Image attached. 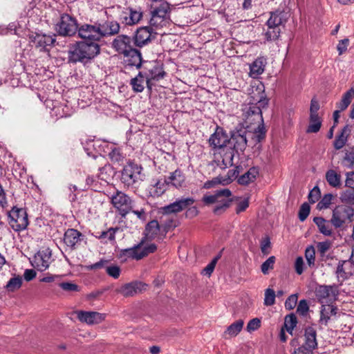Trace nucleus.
<instances>
[{"label":"nucleus","mask_w":354,"mask_h":354,"mask_svg":"<svg viewBox=\"0 0 354 354\" xmlns=\"http://www.w3.org/2000/svg\"><path fill=\"white\" fill-rule=\"evenodd\" d=\"M209 146L214 151L217 165L227 167L233 164L234 150L229 146L230 138L222 128L217 127L209 138Z\"/></svg>","instance_id":"1"},{"label":"nucleus","mask_w":354,"mask_h":354,"mask_svg":"<svg viewBox=\"0 0 354 354\" xmlns=\"http://www.w3.org/2000/svg\"><path fill=\"white\" fill-rule=\"evenodd\" d=\"M100 52L97 42L86 41L77 42L68 50V62L71 63L86 62L95 57Z\"/></svg>","instance_id":"2"},{"label":"nucleus","mask_w":354,"mask_h":354,"mask_svg":"<svg viewBox=\"0 0 354 354\" xmlns=\"http://www.w3.org/2000/svg\"><path fill=\"white\" fill-rule=\"evenodd\" d=\"M263 86L257 88V95L253 93L251 95L252 99L250 101V105L244 109V118L245 122L249 124H252L255 122L263 123V117L261 113V109L266 107L268 104V100L266 99L265 93L263 89Z\"/></svg>","instance_id":"3"},{"label":"nucleus","mask_w":354,"mask_h":354,"mask_svg":"<svg viewBox=\"0 0 354 354\" xmlns=\"http://www.w3.org/2000/svg\"><path fill=\"white\" fill-rule=\"evenodd\" d=\"M232 192L228 189L216 190L212 194H205L202 198L203 203L206 205H215L214 212L219 214L227 208L232 200Z\"/></svg>","instance_id":"4"},{"label":"nucleus","mask_w":354,"mask_h":354,"mask_svg":"<svg viewBox=\"0 0 354 354\" xmlns=\"http://www.w3.org/2000/svg\"><path fill=\"white\" fill-rule=\"evenodd\" d=\"M156 250L157 246L156 244L147 242L142 239L138 244L134 245L133 247L122 250L120 257L124 258L125 261L127 259L138 261L149 254L153 253Z\"/></svg>","instance_id":"5"},{"label":"nucleus","mask_w":354,"mask_h":354,"mask_svg":"<svg viewBox=\"0 0 354 354\" xmlns=\"http://www.w3.org/2000/svg\"><path fill=\"white\" fill-rule=\"evenodd\" d=\"M141 166L129 162L124 166L122 172V181L127 187H135L140 184L144 178Z\"/></svg>","instance_id":"6"},{"label":"nucleus","mask_w":354,"mask_h":354,"mask_svg":"<svg viewBox=\"0 0 354 354\" xmlns=\"http://www.w3.org/2000/svg\"><path fill=\"white\" fill-rule=\"evenodd\" d=\"M111 200L113 207L119 211L122 216H126L133 207V201L121 191L117 190L112 194Z\"/></svg>","instance_id":"7"},{"label":"nucleus","mask_w":354,"mask_h":354,"mask_svg":"<svg viewBox=\"0 0 354 354\" xmlns=\"http://www.w3.org/2000/svg\"><path fill=\"white\" fill-rule=\"evenodd\" d=\"M170 5L167 2H162L152 12L150 19L151 26L163 27L169 23L170 18Z\"/></svg>","instance_id":"8"},{"label":"nucleus","mask_w":354,"mask_h":354,"mask_svg":"<svg viewBox=\"0 0 354 354\" xmlns=\"http://www.w3.org/2000/svg\"><path fill=\"white\" fill-rule=\"evenodd\" d=\"M77 32L79 37L86 41L97 42L102 39L100 23L84 24L79 27Z\"/></svg>","instance_id":"9"},{"label":"nucleus","mask_w":354,"mask_h":354,"mask_svg":"<svg viewBox=\"0 0 354 354\" xmlns=\"http://www.w3.org/2000/svg\"><path fill=\"white\" fill-rule=\"evenodd\" d=\"M8 218L10 227L16 232L25 230L28 225V215L24 209L12 208Z\"/></svg>","instance_id":"10"},{"label":"nucleus","mask_w":354,"mask_h":354,"mask_svg":"<svg viewBox=\"0 0 354 354\" xmlns=\"http://www.w3.org/2000/svg\"><path fill=\"white\" fill-rule=\"evenodd\" d=\"M77 24L75 19L65 14L61 17L59 22L57 24L56 30L60 35L72 36L78 32Z\"/></svg>","instance_id":"11"},{"label":"nucleus","mask_w":354,"mask_h":354,"mask_svg":"<svg viewBox=\"0 0 354 354\" xmlns=\"http://www.w3.org/2000/svg\"><path fill=\"white\" fill-rule=\"evenodd\" d=\"M142 16L143 12L141 8L127 7L122 10L119 19L122 24L126 26H133L140 21Z\"/></svg>","instance_id":"12"},{"label":"nucleus","mask_w":354,"mask_h":354,"mask_svg":"<svg viewBox=\"0 0 354 354\" xmlns=\"http://www.w3.org/2000/svg\"><path fill=\"white\" fill-rule=\"evenodd\" d=\"M52 252L49 248L39 250L34 256L31 263L39 271H44L48 268L52 261Z\"/></svg>","instance_id":"13"},{"label":"nucleus","mask_w":354,"mask_h":354,"mask_svg":"<svg viewBox=\"0 0 354 354\" xmlns=\"http://www.w3.org/2000/svg\"><path fill=\"white\" fill-rule=\"evenodd\" d=\"M29 39L30 42L40 51L48 50V47L52 46L55 41V39L51 35L37 32L31 34Z\"/></svg>","instance_id":"14"},{"label":"nucleus","mask_w":354,"mask_h":354,"mask_svg":"<svg viewBox=\"0 0 354 354\" xmlns=\"http://www.w3.org/2000/svg\"><path fill=\"white\" fill-rule=\"evenodd\" d=\"M152 39L151 28L148 26H143L137 29L132 40L136 47L142 48L151 43Z\"/></svg>","instance_id":"15"},{"label":"nucleus","mask_w":354,"mask_h":354,"mask_svg":"<svg viewBox=\"0 0 354 354\" xmlns=\"http://www.w3.org/2000/svg\"><path fill=\"white\" fill-rule=\"evenodd\" d=\"M166 178H153L146 191L149 196L158 198L162 196L167 189Z\"/></svg>","instance_id":"16"},{"label":"nucleus","mask_w":354,"mask_h":354,"mask_svg":"<svg viewBox=\"0 0 354 354\" xmlns=\"http://www.w3.org/2000/svg\"><path fill=\"white\" fill-rule=\"evenodd\" d=\"M316 295L322 304H332L337 299V290L333 286H321L317 290Z\"/></svg>","instance_id":"17"},{"label":"nucleus","mask_w":354,"mask_h":354,"mask_svg":"<svg viewBox=\"0 0 354 354\" xmlns=\"http://www.w3.org/2000/svg\"><path fill=\"white\" fill-rule=\"evenodd\" d=\"M132 39L125 35L117 36L112 42V48L118 53L125 55L133 48L131 45Z\"/></svg>","instance_id":"18"},{"label":"nucleus","mask_w":354,"mask_h":354,"mask_svg":"<svg viewBox=\"0 0 354 354\" xmlns=\"http://www.w3.org/2000/svg\"><path fill=\"white\" fill-rule=\"evenodd\" d=\"M249 135L251 133H247L245 131L234 132L230 138L229 146H231L234 151H243L247 146V138Z\"/></svg>","instance_id":"19"},{"label":"nucleus","mask_w":354,"mask_h":354,"mask_svg":"<svg viewBox=\"0 0 354 354\" xmlns=\"http://www.w3.org/2000/svg\"><path fill=\"white\" fill-rule=\"evenodd\" d=\"M77 314L79 320L87 324H97L104 319V315L97 312L79 311Z\"/></svg>","instance_id":"20"},{"label":"nucleus","mask_w":354,"mask_h":354,"mask_svg":"<svg viewBox=\"0 0 354 354\" xmlns=\"http://www.w3.org/2000/svg\"><path fill=\"white\" fill-rule=\"evenodd\" d=\"M288 12L281 10H276L270 13V17L267 21L268 27L279 28V26L284 25L289 18Z\"/></svg>","instance_id":"21"},{"label":"nucleus","mask_w":354,"mask_h":354,"mask_svg":"<svg viewBox=\"0 0 354 354\" xmlns=\"http://www.w3.org/2000/svg\"><path fill=\"white\" fill-rule=\"evenodd\" d=\"M336 274L339 280L344 281L345 279L354 274V261L351 258L349 260L343 261L339 263Z\"/></svg>","instance_id":"22"},{"label":"nucleus","mask_w":354,"mask_h":354,"mask_svg":"<svg viewBox=\"0 0 354 354\" xmlns=\"http://www.w3.org/2000/svg\"><path fill=\"white\" fill-rule=\"evenodd\" d=\"M337 310V306L333 304H322L319 323L326 326L329 320L336 315Z\"/></svg>","instance_id":"23"},{"label":"nucleus","mask_w":354,"mask_h":354,"mask_svg":"<svg viewBox=\"0 0 354 354\" xmlns=\"http://www.w3.org/2000/svg\"><path fill=\"white\" fill-rule=\"evenodd\" d=\"M236 177V176L235 170H229L227 175L225 176H219L211 180L206 181L203 185V187L205 189H210L218 184H221L223 185H228L232 181L233 178H235Z\"/></svg>","instance_id":"24"},{"label":"nucleus","mask_w":354,"mask_h":354,"mask_svg":"<svg viewBox=\"0 0 354 354\" xmlns=\"http://www.w3.org/2000/svg\"><path fill=\"white\" fill-rule=\"evenodd\" d=\"M167 186L171 185L176 189H180L185 187V176L183 171L180 169H176L170 173L169 176L166 178Z\"/></svg>","instance_id":"25"},{"label":"nucleus","mask_w":354,"mask_h":354,"mask_svg":"<svg viewBox=\"0 0 354 354\" xmlns=\"http://www.w3.org/2000/svg\"><path fill=\"white\" fill-rule=\"evenodd\" d=\"M267 64V59L264 57H257L250 65L249 75L252 78H257L260 75L263 73L265 68Z\"/></svg>","instance_id":"26"},{"label":"nucleus","mask_w":354,"mask_h":354,"mask_svg":"<svg viewBox=\"0 0 354 354\" xmlns=\"http://www.w3.org/2000/svg\"><path fill=\"white\" fill-rule=\"evenodd\" d=\"M145 286H147L146 284L140 281L132 282L121 287L120 292L125 297L133 296L145 290Z\"/></svg>","instance_id":"27"},{"label":"nucleus","mask_w":354,"mask_h":354,"mask_svg":"<svg viewBox=\"0 0 354 354\" xmlns=\"http://www.w3.org/2000/svg\"><path fill=\"white\" fill-rule=\"evenodd\" d=\"M100 27L102 32V38L116 35L119 32L120 29V26L116 21H108L103 24L100 23Z\"/></svg>","instance_id":"28"},{"label":"nucleus","mask_w":354,"mask_h":354,"mask_svg":"<svg viewBox=\"0 0 354 354\" xmlns=\"http://www.w3.org/2000/svg\"><path fill=\"white\" fill-rule=\"evenodd\" d=\"M165 72L162 68L158 64H154L151 68L149 70V74L147 77L146 84L149 90H151L152 85L151 82L152 80L158 81L163 78Z\"/></svg>","instance_id":"29"},{"label":"nucleus","mask_w":354,"mask_h":354,"mask_svg":"<svg viewBox=\"0 0 354 354\" xmlns=\"http://www.w3.org/2000/svg\"><path fill=\"white\" fill-rule=\"evenodd\" d=\"M82 234L75 229H68L64 234V242L69 248H73L80 241Z\"/></svg>","instance_id":"30"},{"label":"nucleus","mask_w":354,"mask_h":354,"mask_svg":"<svg viewBox=\"0 0 354 354\" xmlns=\"http://www.w3.org/2000/svg\"><path fill=\"white\" fill-rule=\"evenodd\" d=\"M305 344L306 346L311 350H314L317 346V333L316 330L312 327H308L305 330Z\"/></svg>","instance_id":"31"},{"label":"nucleus","mask_w":354,"mask_h":354,"mask_svg":"<svg viewBox=\"0 0 354 354\" xmlns=\"http://www.w3.org/2000/svg\"><path fill=\"white\" fill-rule=\"evenodd\" d=\"M124 56L128 57L127 63L129 65L135 66L136 68H140L142 63V54L140 50L133 48Z\"/></svg>","instance_id":"32"},{"label":"nucleus","mask_w":354,"mask_h":354,"mask_svg":"<svg viewBox=\"0 0 354 354\" xmlns=\"http://www.w3.org/2000/svg\"><path fill=\"white\" fill-rule=\"evenodd\" d=\"M326 180L333 187L338 188L342 185L341 175L333 169H329L326 173Z\"/></svg>","instance_id":"33"},{"label":"nucleus","mask_w":354,"mask_h":354,"mask_svg":"<svg viewBox=\"0 0 354 354\" xmlns=\"http://www.w3.org/2000/svg\"><path fill=\"white\" fill-rule=\"evenodd\" d=\"M351 133V128L346 125L342 129L341 133L335 138L334 141V147L336 149H342L347 142L348 137Z\"/></svg>","instance_id":"34"},{"label":"nucleus","mask_w":354,"mask_h":354,"mask_svg":"<svg viewBox=\"0 0 354 354\" xmlns=\"http://www.w3.org/2000/svg\"><path fill=\"white\" fill-rule=\"evenodd\" d=\"M313 221L322 234L325 236H330L332 234V228L330 222L322 217H315Z\"/></svg>","instance_id":"35"},{"label":"nucleus","mask_w":354,"mask_h":354,"mask_svg":"<svg viewBox=\"0 0 354 354\" xmlns=\"http://www.w3.org/2000/svg\"><path fill=\"white\" fill-rule=\"evenodd\" d=\"M146 80L147 78L145 79L142 73L140 72L136 77L131 80V85L133 90L137 93L142 92L145 89Z\"/></svg>","instance_id":"36"},{"label":"nucleus","mask_w":354,"mask_h":354,"mask_svg":"<svg viewBox=\"0 0 354 354\" xmlns=\"http://www.w3.org/2000/svg\"><path fill=\"white\" fill-rule=\"evenodd\" d=\"M243 324L244 322L242 319L234 322L227 328L225 331V335H229L230 337L236 336L241 331Z\"/></svg>","instance_id":"37"},{"label":"nucleus","mask_w":354,"mask_h":354,"mask_svg":"<svg viewBox=\"0 0 354 354\" xmlns=\"http://www.w3.org/2000/svg\"><path fill=\"white\" fill-rule=\"evenodd\" d=\"M258 173V170L256 168H250L246 173L238 178V183L241 185H248L256 178Z\"/></svg>","instance_id":"38"},{"label":"nucleus","mask_w":354,"mask_h":354,"mask_svg":"<svg viewBox=\"0 0 354 354\" xmlns=\"http://www.w3.org/2000/svg\"><path fill=\"white\" fill-rule=\"evenodd\" d=\"M159 223L156 220L150 221L146 226L145 235L149 239H153L159 232Z\"/></svg>","instance_id":"39"},{"label":"nucleus","mask_w":354,"mask_h":354,"mask_svg":"<svg viewBox=\"0 0 354 354\" xmlns=\"http://www.w3.org/2000/svg\"><path fill=\"white\" fill-rule=\"evenodd\" d=\"M322 126V120L319 115L310 116L309 125L307 129L308 133H317Z\"/></svg>","instance_id":"40"},{"label":"nucleus","mask_w":354,"mask_h":354,"mask_svg":"<svg viewBox=\"0 0 354 354\" xmlns=\"http://www.w3.org/2000/svg\"><path fill=\"white\" fill-rule=\"evenodd\" d=\"M342 166L347 169H352L354 166V149L346 150L345 156L341 162Z\"/></svg>","instance_id":"41"},{"label":"nucleus","mask_w":354,"mask_h":354,"mask_svg":"<svg viewBox=\"0 0 354 354\" xmlns=\"http://www.w3.org/2000/svg\"><path fill=\"white\" fill-rule=\"evenodd\" d=\"M330 223L335 227H339L343 225L344 223V216L340 209L335 208L333 210Z\"/></svg>","instance_id":"42"},{"label":"nucleus","mask_w":354,"mask_h":354,"mask_svg":"<svg viewBox=\"0 0 354 354\" xmlns=\"http://www.w3.org/2000/svg\"><path fill=\"white\" fill-rule=\"evenodd\" d=\"M22 284V278L20 276H15L11 278L7 283L6 288L9 292H14L21 288Z\"/></svg>","instance_id":"43"},{"label":"nucleus","mask_w":354,"mask_h":354,"mask_svg":"<svg viewBox=\"0 0 354 354\" xmlns=\"http://www.w3.org/2000/svg\"><path fill=\"white\" fill-rule=\"evenodd\" d=\"M297 324V319L295 315H287L285 317L284 326L289 333H292Z\"/></svg>","instance_id":"44"},{"label":"nucleus","mask_w":354,"mask_h":354,"mask_svg":"<svg viewBox=\"0 0 354 354\" xmlns=\"http://www.w3.org/2000/svg\"><path fill=\"white\" fill-rule=\"evenodd\" d=\"M276 294L273 289L267 288L264 293V301L263 304L266 306H270L275 303Z\"/></svg>","instance_id":"45"},{"label":"nucleus","mask_w":354,"mask_h":354,"mask_svg":"<svg viewBox=\"0 0 354 354\" xmlns=\"http://www.w3.org/2000/svg\"><path fill=\"white\" fill-rule=\"evenodd\" d=\"M275 260V257L271 256L262 263L261 270L263 274H268L274 268Z\"/></svg>","instance_id":"46"},{"label":"nucleus","mask_w":354,"mask_h":354,"mask_svg":"<svg viewBox=\"0 0 354 354\" xmlns=\"http://www.w3.org/2000/svg\"><path fill=\"white\" fill-rule=\"evenodd\" d=\"M180 211H183L192 206L195 203V199L192 197L180 198L176 200Z\"/></svg>","instance_id":"47"},{"label":"nucleus","mask_w":354,"mask_h":354,"mask_svg":"<svg viewBox=\"0 0 354 354\" xmlns=\"http://www.w3.org/2000/svg\"><path fill=\"white\" fill-rule=\"evenodd\" d=\"M340 198L342 201L354 205V189L344 191Z\"/></svg>","instance_id":"48"},{"label":"nucleus","mask_w":354,"mask_h":354,"mask_svg":"<svg viewBox=\"0 0 354 354\" xmlns=\"http://www.w3.org/2000/svg\"><path fill=\"white\" fill-rule=\"evenodd\" d=\"M111 151H109V156L111 160L113 162H120L123 159V156L120 151V149L111 146L110 147Z\"/></svg>","instance_id":"49"},{"label":"nucleus","mask_w":354,"mask_h":354,"mask_svg":"<svg viewBox=\"0 0 354 354\" xmlns=\"http://www.w3.org/2000/svg\"><path fill=\"white\" fill-rule=\"evenodd\" d=\"M221 255L218 254L216 257H215L212 261L203 270L202 273L204 275H207L209 277L212 272L214 271L216 264L218 261V260L220 259Z\"/></svg>","instance_id":"50"},{"label":"nucleus","mask_w":354,"mask_h":354,"mask_svg":"<svg viewBox=\"0 0 354 354\" xmlns=\"http://www.w3.org/2000/svg\"><path fill=\"white\" fill-rule=\"evenodd\" d=\"M162 211L165 214H176L181 212L177 201L163 207Z\"/></svg>","instance_id":"51"},{"label":"nucleus","mask_w":354,"mask_h":354,"mask_svg":"<svg viewBox=\"0 0 354 354\" xmlns=\"http://www.w3.org/2000/svg\"><path fill=\"white\" fill-rule=\"evenodd\" d=\"M332 242L330 241H326L319 242L317 244V249L321 256H324L326 252L331 248Z\"/></svg>","instance_id":"52"},{"label":"nucleus","mask_w":354,"mask_h":354,"mask_svg":"<svg viewBox=\"0 0 354 354\" xmlns=\"http://www.w3.org/2000/svg\"><path fill=\"white\" fill-rule=\"evenodd\" d=\"M115 230L113 228H110L107 231H103L100 233L98 238L106 242L107 241H113L115 239Z\"/></svg>","instance_id":"53"},{"label":"nucleus","mask_w":354,"mask_h":354,"mask_svg":"<svg viewBox=\"0 0 354 354\" xmlns=\"http://www.w3.org/2000/svg\"><path fill=\"white\" fill-rule=\"evenodd\" d=\"M281 30L279 28H268V31L266 32V38L268 41H272L278 39L280 35Z\"/></svg>","instance_id":"54"},{"label":"nucleus","mask_w":354,"mask_h":354,"mask_svg":"<svg viewBox=\"0 0 354 354\" xmlns=\"http://www.w3.org/2000/svg\"><path fill=\"white\" fill-rule=\"evenodd\" d=\"M310 205L307 203H304L300 207L299 211V218L301 221L306 219L310 213Z\"/></svg>","instance_id":"55"},{"label":"nucleus","mask_w":354,"mask_h":354,"mask_svg":"<svg viewBox=\"0 0 354 354\" xmlns=\"http://www.w3.org/2000/svg\"><path fill=\"white\" fill-rule=\"evenodd\" d=\"M106 272L110 277L118 279L120 274V268L118 266L108 265L106 266Z\"/></svg>","instance_id":"56"},{"label":"nucleus","mask_w":354,"mask_h":354,"mask_svg":"<svg viewBox=\"0 0 354 354\" xmlns=\"http://www.w3.org/2000/svg\"><path fill=\"white\" fill-rule=\"evenodd\" d=\"M59 287L66 292H77L80 290L79 286L72 282H62L59 283Z\"/></svg>","instance_id":"57"},{"label":"nucleus","mask_w":354,"mask_h":354,"mask_svg":"<svg viewBox=\"0 0 354 354\" xmlns=\"http://www.w3.org/2000/svg\"><path fill=\"white\" fill-rule=\"evenodd\" d=\"M332 198V194H325L322 198V200L318 203L317 207L320 209L328 207V206L331 203Z\"/></svg>","instance_id":"58"},{"label":"nucleus","mask_w":354,"mask_h":354,"mask_svg":"<svg viewBox=\"0 0 354 354\" xmlns=\"http://www.w3.org/2000/svg\"><path fill=\"white\" fill-rule=\"evenodd\" d=\"M308 310L309 306L307 301L305 299L301 300L297 306V312L302 316H306Z\"/></svg>","instance_id":"59"},{"label":"nucleus","mask_w":354,"mask_h":354,"mask_svg":"<svg viewBox=\"0 0 354 354\" xmlns=\"http://www.w3.org/2000/svg\"><path fill=\"white\" fill-rule=\"evenodd\" d=\"M261 326V319L259 318H254L251 319L246 327L247 331L249 333L257 330Z\"/></svg>","instance_id":"60"},{"label":"nucleus","mask_w":354,"mask_h":354,"mask_svg":"<svg viewBox=\"0 0 354 354\" xmlns=\"http://www.w3.org/2000/svg\"><path fill=\"white\" fill-rule=\"evenodd\" d=\"M321 192L318 187H315L308 194V200L311 203L318 201L320 198Z\"/></svg>","instance_id":"61"},{"label":"nucleus","mask_w":354,"mask_h":354,"mask_svg":"<svg viewBox=\"0 0 354 354\" xmlns=\"http://www.w3.org/2000/svg\"><path fill=\"white\" fill-rule=\"evenodd\" d=\"M315 254V252L313 247L310 246L306 249L305 257L310 266L314 265Z\"/></svg>","instance_id":"62"},{"label":"nucleus","mask_w":354,"mask_h":354,"mask_svg":"<svg viewBox=\"0 0 354 354\" xmlns=\"http://www.w3.org/2000/svg\"><path fill=\"white\" fill-rule=\"evenodd\" d=\"M297 302V295L294 294L289 296L285 301V308L287 310L293 309Z\"/></svg>","instance_id":"63"},{"label":"nucleus","mask_w":354,"mask_h":354,"mask_svg":"<svg viewBox=\"0 0 354 354\" xmlns=\"http://www.w3.org/2000/svg\"><path fill=\"white\" fill-rule=\"evenodd\" d=\"M271 243L268 236L264 237L261 241V250L263 254H268L270 252Z\"/></svg>","instance_id":"64"}]
</instances>
